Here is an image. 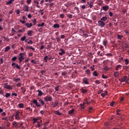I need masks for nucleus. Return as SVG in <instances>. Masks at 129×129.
Returning a JSON list of instances; mask_svg holds the SVG:
<instances>
[{"mask_svg": "<svg viewBox=\"0 0 129 129\" xmlns=\"http://www.w3.org/2000/svg\"><path fill=\"white\" fill-rule=\"evenodd\" d=\"M32 22H33V25H35V24H36V19H33V20H32Z\"/></svg>", "mask_w": 129, "mask_h": 129, "instance_id": "obj_50", "label": "nucleus"}, {"mask_svg": "<svg viewBox=\"0 0 129 129\" xmlns=\"http://www.w3.org/2000/svg\"><path fill=\"white\" fill-rule=\"evenodd\" d=\"M102 92H103V90H100L98 91V92H97V93H98V94H101Z\"/></svg>", "mask_w": 129, "mask_h": 129, "instance_id": "obj_56", "label": "nucleus"}, {"mask_svg": "<svg viewBox=\"0 0 129 129\" xmlns=\"http://www.w3.org/2000/svg\"><path fill=\"white\" fill-rule=\"evenodd\" d=\"M119 76V73L118 72H116L115 73H114V77L115 78H117Z\"/></svg>", "mask_w": 129, "mask_h": 129, "instance_id": "obj_34", "label": "nucleus"}, {"mask_svg": "<svg viewBox=\"0 0 129 129\" xmlns=\"http://www.w3.org/2000/svg\"><path fill=\"white\" fill-rule=\"evenodd\" d=\"M98 25L99 27H100L101 28H104L105 27V22H103L101 20H99L98 21Z\"/></svg>", "mask_w": 129, "mask_h": 129, "instance_id": "obj_6", "label": "nucleus"}, {"mask_svg": "<svg viewBox=\"0 0 129 129\" xmlns=\"http://www.w3.org/2000/svg\"><path fill=\"white\" fill-rule=\"evenodd\" d=\"M122 37H123V36H121L120 35H118V39L119 40H121Z\"/></svg>", "mask_w": 129, "mask_h": 129, "instance_id": "obj_52", "label": "nucleus"}, {"mask_svg": "<svg viewBox=\"0 0 129 129\" xmlns=\"http://www.w3.org/2000/svg\"><path fill=\"white\" fill-rule=\"evenodd\" d=\"M53 28H54L55 29H56V28L58 29V28H59V25L58 24H54V25H53Z\"/></svg>", "mask_w": 129, "mask_h": 129, "instance_id": "obj_23", "label": "nucleus"}, {"mask_svg": "<svg viewBox=\"0 0 129 129\" xmlns=\"http://www.w3.org/2000/svg\"><path fill=\"white\" fill-rule=\"evenodd\" d=\"M29 9V7L27 6H24V8L23 9V10H24L25 12H28Z\"/></svg>", "mask_w": 129, "mask_h": 129, "instance_id": "obj_11", "label": "nucleus"}, {"mask_svg": "<svg viewBox=\"0 0 129 129\" xmlns=\"http://www.w3.org/2000/svg\"><path fill=\"white\" fill-rule=\"evenodd\" d=\"M23 126V122H17L16 121H13L12 122V127H14L16 128H19Z\"/></svg>", "mask_w": 129, "mask_h": 129, "instance_id": "obj_2", "label": "nucleus"}, {"mask_svg": "<svg viewBox=\"0 0 129 129\" xmlns=\"http://www.w3.org/2000/svg\"><path fill=\"white\" fill-rule=\"evenodd\" d=\"M53 59V58L52 57V56H48L47 55L44 56V58H43V60H44V62H47V60H52Z\"/></svg>", "mask_w": 129, "mask_h": 129, "instance_id": "obj_8", "label": "nucleus"}, {"mask_svg": "<svg viewBox=\"0 0 129 129\" xmlns=\"http://www.w3.org/2000/svg\"><path fill=\"white\" fill-rule=\"evenodd\" d=\"M17 60V57H12V58H11V60H12V61H15Z\"/></svg>", "mask_w": 129, "mask_h": 129, "instance_id": "obj_43", "label": "nucleus"}, {"mask_svg": "<svg viewBox=\"0 0 129 129\" xmlns=\"http://www.w3.org/2000/svg\"><path fill=\"white\" fill-rule=\"evenodd\" d=\"M43 99H44V101H45V102H47L52 101L53 100V98H52L51 96H50L48 95H47V96L43 98Z\"/></svg>", "mask_w": 129, "mask_h": 129, "instance_id": "obj_4", "label": "nucleus"}, {"mask_svg": "<svg viewBox=\"0 0 129 129\" xmlns=\"http://www.w3.org/2000/svg\"><path fill=\"white\" fill-rule=\"evenodd\" d=\"M24 104L23 103H20L19 104V107H20V108H24Z\"/></svg>", "mask_w": 129, "mask_h": 129, "instance_id": "obj_35", "label": "nucleus"}, {"mask_svg": "<svg viewBox=\"0 0 129 129\" xmlns=\"http://www.w3.org/2000/svg\"><path fill=\"white\" fill-rule=\"evenodd\" d=\"M107 40L103 41V45H104V46H106L107 45Z\"/></svg>", "mask_w": 129, "mask_h": 129, "instance_id": "obj_41", "label": "nucleus"}, {"mask_svg": "<svg viewBox=\"0 0 129 129\" xmlns=\"http://www.w3.org/2000/svg\"><path fill=\"white\" fill-rule=\"evenodd\" d=\"M87 4H88V6L93 5L94 4V3L91 1L87 2Z\"/></svg>", "mask_w": 129, "mask_h": 129, "instance_id": "obj_40", "label": "nucleus"}, {"mask_svg": "<svg viewBox=\"0 0 129 129\" xmlns=\"http://www.w3.org/2000/svg\"><path fill=\"white\" fill-rule=\"evenodd\" d=\"M59 51H61L60 52H58V54H59V55L62 56L64 55V54H65V51H64L63 49H59Z\"/></svg>", "mask_w": 129, "mask_h": 129, "instance_id": "obj_14", "label": "nucleus"}, {"mask_svg": "<svg viewBox=\"0 0 129 129\" xmlns=\"http://www.w3.org/2000/svg\"><path fill=\"white\" fill-rule=\"evenodd\" d=\"M80 91H81V93L83 94H85V93H87V92H88L87 89H84L83 88H82L81 89H80Z\"/></svg>", "mask_w": 129, "mask_h": 129, "instance_id": "obj_12", "label": "nucleus"}, {"mask_svg": "<svg viewBox=\"0 0 129 129\" xmlns=\"http://www.w3.org/2000/svg\"><path fill=\"white\" fill-rule=\"evenodd\" d=\"M10 50V47L8 46L5 48V52H8Z\"/></svg>", "mask_w": 129, "mask_h": 129, "instance_id": "obj_27", "label": "nucleus"}, {"mask_svg": "<svg viewBox=\"0 0 129 129\" xmlns=\"http://www.w3.org/2000/svg\"><path fill=\"white\" fill-rule=\"evenodd\" d=\"M33 124H35L37 122H39L40 120H41L40 119H37V118H33Z\"/></svg>", "mask_w": 129, "mask_h": 129, "instance_id": "obj_17", "label": "nucleus"}, {"mask_svg": "<svg viewBox=\"0 0 129 129\" xmlns=\"http://www.w3.org/2000/svg\"><path fill=\"white\" fill-rule=\"evenodd\" d=\"M44 26V22L41 23V24H38V27H42Z\"/></svg>", "mask_w": 129, "mask_h": 129, "instance_id": "obj_33", "label": "nucleus"}, {"mask_svg": "<svg viewBox=\"0 0 129 129\" xmlns=\"http://www.w3.org/2000/svg\"><path fill=\"white\" fill-rule=\"evenodd\" d=\"M107 20H108V17L105 16V17H102L100 19V21H101L102 22H106V21H107Z\"/></svg>", "mask_w": 129, "mask_h": 129, "instance_id": "obj_18", "label": "nucleus"}, {"mask_svg": "<svg viewBox=\"0 0 129 129\" xmlns=\"http://www.w3.org/2000/svg\"><path fill=\"white\" fill-rule=\"evenodd\" d=\"M67 17H68V18L72 19L73 18V15H72L71 14H68V15H67Z\"/></svg>", "mask_w": 129, "mask_h": 129, "instance_id": "obj_53", "label": "nucleus"}, {"mask_svg": "<svg viewBox=\"0 0 129 129\" xmlns=\"http://www.w3.org/2000/svg\"><path fill=\"white\" fill-rule=\"evenodd\" d=\"M20 115V112H16V114H15V119H17V120H19L20 118L19 116Z\"/></svg>", "mask_w": 129, "mask_h": 129, "instance_id": "obj_13", "label": "nucleus"}, {"mask_svg": "<svg viewBox=\"0 0 129 129\" xmlns=\"http://www.w3.org/2000/svg\"><path fill=\"white\" fill-rule=\"evenodd\" d=\"M120 112V110L117 109V110H116V114L118 115H120V114L119 113Z\"/></svg>", "mask_w": 129, "mask_h": 129, "instance_id": "obj_48", "label": "nucleus"}, {"mask_svg": "<svg viewBox=\"0 0 129 129\" xmlns=\"http://www.w3.org/2000/svg\"><path fill=\"white\" fill-rule=\"evenodd\" d=\"M18 32H19V33L25 32V27H24L23 28V30H18Z\"/></svg>", "mask_w": 129, "mask_h": 129, "instance_id": "obj_36", "label": "nucleus"}, {"mask_svg": "<svg viewBox=\"0 0 129 129\" xmlns=\"http://www.w3.org/2000/svg\"><path fill=\"white\" fill-rule=\"evenodd\" d=\"M57 102L55 101L52 103V106H53V107H56V106H57Z\"/></svg>", "mask_w": 129, "mask_h": 129, "instance_id": "obj_28", "label": "nucleus"}, {"mask_svg": "<svg viewBox=\"0 0 129 129\" xmlns=\"http://www.w3.org/2000/svg\"><path fill=\"white\" fill-rule=\"evenodd\" d=\"M25 39H26V37H25V36H24V37L21 38V41H24Z\"/></svg>", "mask_w": 129, "mask_h": 129, "instance_id": "obj_46", "label": "nucleus"}, {"mask_svg": "<svg viewBox=\"0 0 129 129\" xmlns=\"http://www.w3.org/2000/svg\"><path fill=\"white\" fill-rule=\"evenodd\" d=\"M11 66L13 68V69H17L18 70L21 69L20 66H19L17 63L15 62H13L11 63Z\"/></svg>", "mask_w": 129, "mask_h": 129, "instance_id": "obj_5", "label": "nucleus"}, {"mask_svg": "<svg viewBox=\"0 0 129 129\" xmlns=\"http://www.w3.org/2000/svg\"><path fill=\"white\" fill-rule=\"evenodd\" d=\"M20 80V78H17V79L14 80V81H15L17 83L18 81H19Z\"/></svg>", "mask_w": 129, "mask_h": 129, "instance_id": "obj_60", "label": "nucleus"}, {"mask_svg": "<svg viewBox=\"0 0 129 129\" xmlns=\"http://www.w3.org/2000/svg\"><path fill=\"white\" fill-rule=\"evenodd\" d=\"M93 76L94 77H97L98 76V73H97V72H96V71H94V73H93Z\"/></svg>", "mask_w": 129, "mask_h": 129, "instance_id": "obj_24", "label": "nucleus"}, {"mask_svg": "<svg viewBox=\"0 0 129 129\" xmlns=\"http://www.w3.org/2000/svg\"><path fill=\"white\" fill-rule=\"evenodd\" d=\"M26 27L29 28L32 27V23H25L24 25Z\"/></svg>", "mask_w": 129, "mask_h": 129, "instance_id": "obj_16", "label": "nucleus"}, {"mask_svg": "<svg viewBox=\"0 0 129 129\" xmlns=\"http://www.w3.org/2000/svg\"><path fill=\"white\" fill-rule=\"evenodd\" d=\"M21 90H22L23 94H25V92L26 91V90L25 89V87L21 88Z\"/></svg>", "mask_w": 129, "mask_h": 129, "instance_id": "obj_31", "label": "nucleus"}, {"mask_svg": "<svg viewBox=\"0 0 129 129\" xmlns=\"http://www.w3.org/2000/svg\"><path fill=\"white\" fill-rule=\"evenodd\" d=\"M7 123L6 126L8 127H10V122H9V123Z\"/></svg>", "mask_w": 129, "mask_h": 129, "instance_id": "obj_64", "label": "nucleus"}, {"mask_svg": "<svg viewBox=\"0 0 129 129\" xmlns=\"http://www.w3.org/2000/svg\"><path fill=\"white\" fill-rule=\"evenodd\" d=\"M127 79V77L126 76H125L124 77H123V78H122V79H119V81L121 82H125L126 80Z\"/></svg>", "mask_w": 129, "mask_h": 129, "instance_id": "obj_9", "label": "nucleus"}, {"mask_svg": "<svg viewBox=\"0 0 129 129\" xmlns=\"http://www.w3.org/2000/svg\"><path fill=\"white\" fill-rule=\"evenodd\" d=\"M129 63L128 60L127 59H125V65H127Z\"/></svg>", "mask_w": 129, "mask_h": 129, "instance_id": "obj_47", "label": "nucleus"}, {"mask_svg": "<svg viewBox=\"0 0 129 129\" xmlns=\"http://www.w3.org/2000/svg\"><path fill=\"white\" fill-rule=\"evenodd\" d=\"M102 78L104 79H108V77L105 76L104 75H102Z\"/></svg>", "mask_w": 129, "mask_h": 129, "instance_id": "obj_49", "label": "nucleus"}, {"mask_svg": "<svg viewBox=\"0 0 129 129\" xmlns=\"http://www.w3.org/2000/svg\"><path fill=\"white\" fill-rule=\"evenodd\" d=\"M10 93H7L6 94V95H5V97H6V98H9L10 97Z\"/></svg>", "mask_w": 129, "mask_h": 129, "instance_id": "obj_38", "label": "nucleus"}, {"mask_svg": "<svg viewBox=\"0 0 129 129\" xmlns=\"http://www.w3.org/2000/svg\"><path fill=\"white\" fill-rule=\"evenodd\" d=\"M32 34H33V31L32 30H29L27 32V35H28V36H32Z\"/></svg>", "mask_w": 129, "mask_h": 129, "instance_id": "obj_22", "label": "nucleus"}, {"mask_svg": "<svg viewBox=\"0 0 129 129\" xmlns=\"http://www.w3.org/2000/svg\"><path fill=\"white\" fill-rule=\"evenodd\" d=\"M27 48L32 49L33 51H35V48H34V47H33L32 46H26L27 49Z\"/></svg>", "mask_w": 129, "mask_h": 129, "instance_id": "obj_39", "label": "nucleus"}, {"mask_svg": "<svg viewBox=\"0 0 129 129\" xmlns=\"http://www.w3.org/2000/svg\"><path fill=\"white\" fill-rule=\"evenodd\" d=\"M113 105H114V102H110V107H113Z\"/></svg>", "mask_w": 129, "mask_h": 129, "instance_id": "obj_54", "label": "nucleus"}, {"mask_svg": "<svg viewBox=\"0 0 129 129\" xmlns=\"http://www.w3.org/2000/svg\"><path fill=\"white\" fill-rule=\"evenodd\" d=\"M59 17H60L61 19L64 18V14H60L59 15Z\"/></svg>", "mask_w": 129, "mask_h": 129, "instance_id": "obj_58", "label": "nucleus"}, {"mask_svg": "<svg viewBox=\"0 0 129 129\" xmlns=\"http://www.w3.org/2000/svg\"><path fill=\"white\" fill-rule=\"evenodd\" d=\"M82 83L85 85H89V79L84 78L82 79Z\"/></svg>", "mask_w": 129, "mask_h": 129, "instance_id": "obj_7", "label": "nucleus"}, {"mask_svg": "<svg viewBox=\"0 0 129 129\" xmlns=\"http://www.w3.org/2000/svg\"><path fill=\"white\" fill-rule=\"evenodd\" d=\"M86 104H89V103H88L87 100H85V101H84L83 104L81 105V107L82 108V109H84V106Z\"/></svg>", "mask_w": 129, "mask_h": 129, "instance_id": "obj_20", "label": "nucleus"}, {"mask_svg": "<svg viewBox=\"0 0 129 129\" xmlns=\"http://www.w3.org/2000/svg\"><path fill=\"white\" fill-rule=\"evenodd\" d=\"M5 88L8 89V90H12L13 88L12 86H10L9 85H7L5 87Z\"/></svg>", "mask_w": 129, "mask_h": 129, "instance_id": "obj_25", "label": "nucleus"}, {"mask_svg": "<svg viewBox=\"0 0 129 129\" xmlns=\"http://www.w3.org/2000/svg\"><path fill=\"white\" fill-rule=\"evenodd\" d=\"M25 59V53H21L18 55V60L19 62L21 63Z\"/></svg>", "mask_w": 129, "mask_h": 129, "instance_id": "obj_3", "label": "nucleus"}, {"mask_svg": "<svg viewBox=\"0 0 129 129\" xmlns=\"http://www.w3.org/2000/svg\"><path fill=\"white\" fill-rule=\"evenodd\" d=\"M20 23L22 24H25V21H22V20H20Z\"/></svg>", "mask_w": 129, "mask_h": 129, "instance_id": "obj_61", "label": "nucleus"}, {"mask_svg": "<svg viewBox=\"0 0 129 129\" xmlns=\"http://www.w3.org/2000/svg\"><path fill=\"white\" fill-rule=\"evenodd\" d=\"M37 92L39 93L38 96H41L43 94V93H42L40 90H37Z\"/></svg>", "mask_w": 129, "mask_h": 129, "instance_id": "obj_21", "label": "nucleus"}, {"mask_svg": "<svg viewBox=\"0 0 129 129\" xmlns=\"http://www.w3.org/2000/svg\"><path fill=\"white\" fill-rule=\"evenodd\" d=\"M27 43L30 44H33V41L32 40H29V41H28Z\"/></svg>", "mask_w": 129, "mask_h": 129, "instance_id": "obj_55", "label": "nucleus"}, {"mask_svg": "<svg viewBox=\"0 0 129 129\" xmlns=\"http://www.w3.org/2000/svg\"><path fill=\"white\" fill-rule=\"evenodd\" d=\"M14 1V0H9V1L7 3V5L9 6L10 4H12Z\"/></svg>", "mask_w": 129, "mask_h": 129, "instance_id": "obj_30", "label": "nucleus"}, {"mask_svg": "<svg viewBox=\"0 0 129 129\" xmlns=\"http://www.w3.org/2000/svg\"><path fill=\"white\" fill-rule=\"evenodd\" d=\"M34 3L36 4H37L36 6L38 7V6H39V2H38L37 1H34Z\"/></svg>", "mask_w": 129, "mask_h": 129, "instance_id": "obj_51", "label": "nucleus"}, {"mask_svg": "<svg viewBox=\"0 0 129 129\" xmlns=\"http://www.w3.org/2000/svg\"><path fill=\"white\" fill-rule=\"evenodd\" d=\"M75 110L74 109H72L70 111H68V114L71 115L72 114H74Z\"/></svg>", "mask_w": 129, "mask_h": 129, "instance_id": "obj_19", "label": "nucleus"}, {"mask_svg": "<svg viewBox=\"0 0 129 129\" xmlns=\"http://www.w3.org/2000/svg\"><path fill=\"white\" fill-rule=\"evenodd\" d=\"M66 75H67V72L66 71H63L61 73V76L62 77H65L66 76Z\"/></svg>", "mask_w": 129, "mask_h": 129, "instance_id": "obj_29", "label": "nucleus"}, {"mask_svg": "<svg viewBox=\"0 0 129 129\" xmlns=\"http://www.w3.org/2000/svg\"><path fill=\"white\" fill-rule=\"evenodd\" d=\"M36 127L37 128H39L40 127H41V124H37V125H35Z\"/></svg>", "mask_w": 129, "mask_h": 129, "instance_id": "obj_57", "label": "nucleus"}, {"mask_svg": "<svg viewBox=\"0 0 129 129\" xmlns=\"http://www.w3.org/2000/svg\"><path fill=\"white\" fill-rule=\"evenodd\" d=\"M16 14H17V15H19L20 14V10H17L16 11Z\"/></svg>", "mask_w": 129, "mask_h": 129, "instance_id": "obj_59", "label": "nucleus"}, {"mask_svg": "<svg viewBox=\"0 0 129 129\" xmlns=\"http://www.w3.org/2000/svg\"><path fill=\"white\" fill-rule=\"evenodd\" d=\"M9 120L10 122L13 121L14 120V118H13V116H11L9 117Z\"/></svg>", "mask_w": 129, "mask_h": 129, "instance_id": "obj_32", "label": "nucleus"}, {"mask_svg": "<svg viewBox=\"0 0 129 129\" xmlns=\"http://www.w3.org/2000/svg\"><path fill=\"white\" fill-rule=\"evenodd\" d=\"M2 120H6L7 123H9V120H8V118L6 117V118H2Z\"/></svg>", "mask_w": 129, "mask_h": 129, "instance_id": "obj_37", "label": "nucleus"}, {"mask_svg": "<svg viewBox=\"0 0 129 129\" xmlns=\"http://www.w3.org/2000/svg\"><path fill=\"white\" fill-rule=\"evenodd\" d=\"M95 84L99 85V84H100L101 83L99 81V80H96L95 82Z\"/></svg>", "mask_w": 129, "mask_h": 129, "instance_id": "obj_45", "label": "nucleus"}, {"mask_svg": "<svg viewBox=\"0 0 129 129\" xmlns=\"http://www.w3.org/2000/svg\"><path fill=\"white\" fill-rule=\"evenodd\" d=\"M85 73L86 74H87V75H90V70L88 69L87 70L85 71Z\"/></svg>", "mask_w": 129, "mask_h": 129, "instance_id": "obj_44", "label": "nucleus"}, {"mask_svg": "<svg viewBox=\"0 0 129 129\" xmlns=\"http://www.w3.org/2000/svg\"><path fill=\"white\" fill-rule=\"evenodd\" d=\"M28 55L30 57H32L33 56V53L32 52L29 53V54H28Z\"/></svg>", "mask_w": 129, "mask_h": 129, "instance_id": "obj_63", "label": "nucleus"}, {"mask_svg": "<svg viewBox=\"0 0 129 129\" xmlns=\"http://www.w3.org/2000/svg\"><path fill=\"white\" fill-rule=\"evenodd\" d=\"M53 113L54 114H55V115H59V116H61L62 115V114L61 113H60L59 111H55V110H53Z\"/></svg>", "mask_w": 129, "mask_h": 129, "instance_id": "obj_10", "label": "nucleus"}, {"mask_svg": "<svg viewBox=\"0 0 129 129\" xmlns=\"http://www.w3.org/2000/svg\"><path fill=\"white\" fill-rule=\"evenodd\" d=\"M109 15L110 17H112L113 16V14L112 12L109 13Z\"/></svg>", "mask_w": 129, "mask_h": 129, "instance_id": "obj_62", "label": "nucleus"}, {"mask_svg": "<svg viewBox=\"0 0 129 129\" xmlns=\"http://www.w3.org/2000/svg\"><path fill=\"white\" fill-rule=\"evenodd\" d=\"M55 91H58L59 90V86H57L55 87Z\"/></svg>", "mask_w": 129, "mask_h": 129, "instance_id": "obj_42", "label": "nucleus"}, {"mask_svg": "<svg viewBox=\"0 0 129 129\" xmlns=\"http://www.w3.org/2000/svg\"><path fill=\"white\" fill-rule=\"evenodd\" d=\"M122 66H121V64H118L117 65V66L115 67V70H116V71H118L119 69L121 68Z\"/></svg>", "mask_w": 129, "mask_h": 129, "instance_id": "obj_26", "label": "nucleus"}, {"mask_svg": "<svg viewBox=\"0 0 129 129\" xmlns=\"http://www.w3.org/2000/svg\"><path fill=\"white\" fill-rule=\"evenodd\" d=\"M38 101H39V103L38 102L37 100H33L32 103H33V104H34V105H36V106L38 107H41V106L44 105V104H45L44 102L41 98H39Z\"/></svg>", "mask_w": 129, "mask_h": 129, "instance_id": "obj_1", "label": "nucleus"}, {"mask_svg": "<svg viewBox=\"0 0 129 129\" xmlns=\"http://www.w3.org/2000/svg\"><path fill=\"white\" fill-rule=\"evenodd\" d=\"M102 9H103V10H104V11H108V10H109V6H104L103 7H102Z\"/></svg>", "mask_w": 129, "mask_h": 129, "instance_id": "obj_15", "label": "nucleus"}]
</instances>
